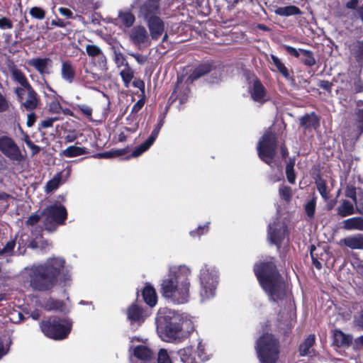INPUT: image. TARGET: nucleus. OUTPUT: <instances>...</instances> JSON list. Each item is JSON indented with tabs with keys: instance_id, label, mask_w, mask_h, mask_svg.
<instances>
[{
	"instance_id": "1",
	"label": "nucleus",
	"mask_w": 363,
	"mask_h": 363,
	"mask_svg": "<svg viewBox=\"0 0 363 363\" xmlns=\"http://www.w3.org/2000/svg\"><path fill=\"white\" fill-rule=\"evenodd\" d=\"M29 275L31 287L43 291L52 289L58 279L65 284L70 280V274L65 268V260L60 257H50L42 264L33 266Z\"/></svg>"
},
{
	"instance_id": "2",
	"label": "nucleus",
	"mask_w": 363,
	"mask_h": 363,
	"mask_svg": "<svg viewBox=\"0 0 363 363\" xmlns=\"http://www.w3.org/2000/svg\"><path fill=\"white\" fill-rule=\"evenodd\" d=\"M191 270L186 265L170 267L161 284L162 296L177 304L186 303L190 296Z\"/></svg>"
},
{
	"instance_id": "3",
	"label": "nucleus",
	"mask_w": 363,
	"mask_h": 363,
	"mask_svg": "<svg viewBox=\"0 0 363 363\" xmlns=\"http://www.w3.org/2000/svg\"><path fill=\"white\" fill-rule=\"evenodd\" d=\"M255 274L259 283L270 299L274 301L284 299L286 296L285 283L278 272L274 259L261 262L254 267Z\"/></svg>"
},
{
	"instance_id": "4",
	"label": "nucleus",
	"mask_w": 363,
	"mask_h": 363,
	"mask_svg": "<svg viewBox=\"0 0 363 363\" xmlns=\"http://www.w3.org/2000/svg\"><path fill=\"white\" fill-rule=\"evenodd\" d=\"M155 321L157 332L165 342L180 339L183 335L184 325L189 323L182 314L167 308L158 311Z\"/></svg>"
},
{
	"instance_id": "5",
	"label": "nucleus",
	"mask_w": 363,
	"mask_h": 363,
	"mask_svg": "<svg viewBox=\"0 0 363 363\" xmlns=\"http://www.w3.org/2000/svg\"><path fill=\"white\" fill-rule=\"evenodd\" d=\"M160 0H147L140 7V13L147 22L152 39L157 40L163 33L164 24L156 14Z\"/></svg>"
},
{
	"instance_id": "6",
	"label": "nucleus",
	"mask_w": 363,
	"mask_h": 363,
	"mask_svg": "<svg viewBox=\"0 0 363 363\" xmlns=\"http://www.w3.org/2000/svg\"><path fill=\"white\" fill-rule=\"evenodd\" d=\"M255 349L261 363H276L279 358V342L272 334L262 335L256 342Z\"/></svg>"
},
{
	"instance_id": "7",
	"label": "nucleus",
	"mask_w": 363,
	"mask_h": 363,
	"mask_svg": "<svg viewBox=\"0 0 363 363\" xmlns=\"http://www.w3.org/2000/svg\"><path fill=\"white\" fill-rule=\"evenodd\" d=\"M218 271L215 267L204 264L201 267L199 274L201 301H207L215 296L218 284Z\"/></svg>"
},
{
	"instance_id": "8",
	"label": "nucleus",
	"mask_w": 363,
	"mask_h": 363,
	"mask_svg": "<svg viewBox=\"0 0 363 363\" xmlns=\"http://www.w3.org/2000/svg\"><path fill=\"white\" fill-rule=\"evenodd\" d=\"M72 324L65 319L50 318L40 324L42 332L54 340H63L71 331Z\"/></svg>"
},
{
	"instance_id": "9",
	"label": "nucleus",
	"mask_w": 363,
	"mask_h": 363,
	"mask_svg": "<svg viewBox=\"0 0 363 363\" xmlns=\"http://www.w3.org/2000/svg\"><path fill=\"white\" fill-rule=\"evenodd\" d=\"M277 150V138L272 132L264 134L257 145L259 157L267 164L273 166Z\"/></svg>"
},
{
	"instance_id": "10",
	"label": "nucleus",
	"mask_w": 363,
	"mask_h": 363,
	"mask_svg": "<svg viewBox=\"0 0 363 363\" xmlns=\"http://www.w3.org/2000/svg\"><path fill=\"white\" fill-rule=\"evenodd\" d=\"M0 152L12 161L21 162L24 157L13 138L0 133Z\"/></svg>"
},
{
	"instance_id": "11",
	"label": "nucleus",
	"mask_w": 363,
	"mask_h": 363,
	"mask_svg": "<svg viewBox=\"0 0 363 363\" xmlns=\"http://www.w3.org/2000/svg\"><path fill=\"white\" fill-rule=\"evenodd\" d=\"M45 216V225L48 230H50L49 225L61 224L67 218L66 208L60 204H55L47 207L43 211Z\"/></svg>"
},
{
	"instance_id": "12",
	"label": "nucleus",
	"mask_w": 363,
	"mask_h": 363,
	"mask_svg": "<svg viewBox=\"0 0 363 363\" xmlns=\"http://www.w3.org/2000/svg\"><path fill=\"white\" fill-rule=\"evenodd\" d=\"M287 237V227L284 222L274 221L269 225L268 238L279 249Z\"/></svg>"
},
{
	"instance_id": "13",
	"label": "nucleus",
	"mask_w": 363,
	"mask_h": 363,
	"mask_svg": "<svg viewBox=\"0 0 363 363\" xmlns=\"http://www.w3.org/2000/svg\"><path fill=\"white\" fill-rule=\"evenodd\" d=\"M15 92L26 110L31 111L38 106L37 94L32 86L27 89L16 88Z\"/></svg>"
},
{
	"instance_id": "14",
	"label": "nucleus",
	"mask_w": 363,
	"mask_h": 363,
	"mask_svg": "<svg viewBox=\"0 0 363 363\" xmlns=\"http://www.w3.org/2000/svg\"><path fill=\"white\" fill-rule=\"evenodd\" d=\"M251 99L257 104L258 106L263 105L270 99L267 89L257 79L253 81V86L251 89Z\"/></svg>"
},
{
	"instance_id": "15",
	"label": "nucleus",
	"mask_w": 363,
	"mask_h": 363,
	"mask_svg": "<svg viewBox=\"0 0 363 363\" xmlns=\"http://www.w3.org/2000/svg\"><path fill=\"white\" fill-rule=\"evenodd\" d=\"M164 124V120L162 118L159 121L157 125L152 131L150 136L141 145H140L138 147H136L131 153V155L128 157H137L142 155L144 152L147 150L154 143L157 137L159 135L160 130Z\"/></svg>"
},
{
	"instance_id": "16",
	"label": "nucleus",
	"mask_w": 363,
	"mask_h": 363,
	"mask_svg": "<svg viewBox=\"0 0 363 363\" xmlns=\"http://www.w3.org/2000/svg\"><path fill=\"white\" fill-rule=\"evenodd\" d=\"M129 38L135 45H141L149 42L147 31L142 26L133 27L129 33Z\"/></svg>"
},
{
	"instance_id": "17",
	"label": "nucleus",
	"mask_w": 363,
	"mask_h": 363,
	"mask_svg": "<svg viewBox=\"0 0 363 363\" xmlns=\"http://www.w3.org/2000/svg\"><path fill=\"white\" fill-rule=\"evenodd\" d=\"M29 65L33 67L41 74H49L52 67V60L50 58H33L28 62Z\"/></svg>"
},
{
	"instance_id": "18",
	"label": "nucleus",
	"mask_w": 363,
	"mask_h": 363,
	"mask_svg": "<svg viewBox=\"0 0 363 363\" xmlns=\"http://www.w3.org/2000/svg\"><path fill=\"white\" fill-rule=\"evenodd\" d=\"M135 21L134 15L128 10H121L118 11L117 18L115 19L116 25L123 29L131 27Z\"/></svg>"
},
{
	"instance_id": "19",
	"label": "nucleus",
	"mask_w": 363,
	"mask_h": 363,
	"mask_svg": "<svg viewBox=\"0 0 363 363\" xmlns=\"http://www.w3.org/2000/svg\"><path fill=\"white\" fill-rule=\"evenodd\" d=\"M60 75L63 81L72 84L76 77V69L72 62L65 60L62 62Z\"/></svg>"
},
{
	"instance_id": "20",
	"label": "nucleus",
	"mask_w": 363,
	"mask_h": 363,
	"mask_svg": "<svg viewBox=\"0 0 363 363\" xmlns=\"http://www.w3.org/2000/svg\"><path fill=\"white\" fill-rule=\"evenodd\" d=\"M300 125L306 130H315L320 126V118L314 112L306 114L301 118Z\"/></svg>"
},
{
	"instance_id": "21",
	"label": "nucleus",
	"mask_w": 363,
	"mask_h": 363,
	"mask_svg": "<svg viewBox=\"0 0 363 363\" xmlns=\"http://www.w3.org/2000/svg\"><path fill=\"white\" fill-rule=\"evenodd\" d=\"M127 315L132 325H133L135 323L140 325L145 320L143 310L140 307L135 304H133L128 308Z\"/></svg>"
},
{
	"instance_id": "22",
	"label": "nucleus",
	"mask_w": 363,
	"mask_h": 363,
	"mask_svg": "<svg viewBox=\"0 0 363 363\" xmlns=\"http://www.w3.org/2000/svg\"><path fill=\"white\" fill-rule=\"evenodd\" d=\"M270 58L272 60V65L275 67L277 70L281 74V75L289 82L294 84V79L291 76L289 69L284 65L281 60L274 55H271Z\"/></svg>"
},
{
	"instance_id": "23",
	"label": "nucleus",
	"mask_w": 363,
	"mask_h": 363,
	"mask_svg": "<svg viewBox=\"0 0 363 363\" xmlns=\"http://www.w3.org/2000/svg\"><path fill=\"white\" fill-rule=\"evenodd\" d=\"M340 244L351 249L363 250V234H357L343 238L340 240Z\"/></svg>"
},
{
	"instance_id": "24",
	"label": "nucleus",
	"mask_w": 363,
	"mask_h": 363,
	"mask_svg": "<svg viewBox=\"0 0 363 363\" xmlns=\"http://www.w3.org/2000/svg\"><path fill=\"white\" fill-rule=\"evenodd\" d=\"M333 342L337 347L349 346L352 340L350 335H347L340 330H335L333 333Z\"/></svg>"
},
{
	"instance_id": "25",
	"label": "nucleus",
	"mask_w": 363,
	"mask_h": 363,
	"mask_svg": "<svg viewBox=\"0 0 363 363\" xmlns=\"http://www.w3.org/2000/svg\"><path fill=\"white\" fill-rule=\"evenodd\" d=\"M134 355L138 359V362H147L152 356V352L146 346L139 345L134 349Z\"/></svg>"
},
{
	"instance_id": "26",
	"label": "nucleus",
	"mask_w": 363,
	"mask_h": 363,
	"mask_svg": "<svg viewBox=\"0 0 363 363\" xmlns=\"http://www.w3.org/2000/svg\"><path fill=\"white\" fill-rule=\"evenodd\" d=\"M11 74L12 79L19 84L22 86L21 88L27 89L31 86L26 75L21 70L16 67H12L11 69Z\"/></svg>"
},
{
	"instance_id": "27",
	"label": "nucleus",
	"mask_w": 363,
	"mask_h": 363,
	"mask_svg": "<svg viewBox=\"0 0 363 363\" xmlns=\"http://www.w3.org/2000/svg\"><path fill=\"white\" fill-rule=\"evenodd\" d=\"M144 301L150 306L153 307L157 303V294L155 289L150 284H146L143 290Z\"/></svg>"
},
{
	"instance_id": "28",
	"label": "nucleus",
	"mask_w": 363,
	"mask_h": 363,
	"mask_svg": "<svg viewBox=\"0 0 363 363\" xmlns=\"http://www.w3.org/2000/svg\"><path fill=\"white\" fill-rule=\"evenodd\" d=\"M343 227L347 230L363 231V218L362 217H353L343 221Z\"/></svg>"
},
{
	"instance_id": "29",
	"label": "nucleus",
	"mask_w": 363,
	"mask_h": 363,
	"mask_svg": "<svg viewBox=\"0 0 363 363\" xmlns=\"http://www.w3.org/2000/svg\"><path fill=\"white\" fill-rule=\"evenodd\" d=\"M315 337L314 335H308L303 343L299 345L298 352L301 357L309 355L311 352V347L315 344Z\"/></svg>"
},
{
	"instance_id": "30",
	"label": "nucleus",
	"mask_w": 363,
	"mask_h": 363,
	"mask_svg": "<svg viewBox=\"0 0 363 363\" xmlns=\"http://www.w3.org/2000/svg\"><path fill=\"white\" fill-rule=\"evenodd\" d=\"M274 12L277 15L284 17L300 15L301 13L299 8L294 5L278 7L275 9Z\"/></svg>"
},
{
	"instance_id": "31",
	"label": "nucleus",
	"mask_w": 363,
	"mask_h": 363,
	"mask_svg": "<svg viewBox=\"0 0 363 363\" xmlns=\"http://www.w3.org/2000/svg\"><path fill=\"white\" fill-rule=\"evenodd\" d=\"M140 121L139 115L129 114L125 118V130L130 133H135L138 129Z\"/></svg>"
},
{
	"instance_id": "32",
	"label": "nucleus",
	"mask_w": 363,
	"mask_h": 363,
	"mask_svg": "<svg viewBox=\"0 0 363 363\" xmlns=\"http://www.w3.org/2000/svg\"><path fill=\"white\" fill-rule=\"evenodd\" d=\"M337 211L340 216L346 217L354 213V205L347 200H342Z\"/></svg>"
},
{
	"instance_id": "33",
	"label": "nucleus",
	"mask_w": 363,
	"mask_h": 363,
	"mask_svg": "<svg viewBox=\"0 0 363 363\" xmlns=\"http://www.w3.org/2000/svg\"><path fill=\"white\" fill-rule=\"evenodd\" d=\"M178 354L183 363H199L196 356L193 354V349L191 347L180 350Z\"/></svg>"
},
{
	"instance_id": "34",
	"label": "nucleus",
	"mask_w": 363,
	"mask_h": 363,
	"mask_svg": "<svg viewBox=\"0 0 363 363\" xmlns=\"http://www.w3.org/2000/svg\"><path fill=\"white\" fill-rule=\"evenodd\" d=\"M352 55L359 68V72L363 68V40L357 41L352 49Z\"/></svg>"
},
{
	"instance_id": "35",
	"label": "nucleus",
	"mask_w": 363,
	"mask_h": 363,
	"mask_svg": "<svg viewBox=\"0 0 363 363\" xmlns=\"http://www.w3.org/2000/svg\"><path fill=\"white\" fill-rule=\"evenodd\" d=\"M86 153V148L71 145L62 150L61 155L66 157H74L84 155Z\"/></svg>"
},
{
	"instance_id": "36",
	"label": "nucleus",
	"mask_w": 363,
	"mask_h": 363,
	"mask_svg": "<svg viewBox=\"0 0 363 363\" xmlns=\"http://www.w3.org/2000/svg\"><path fill=\"white\" fill-rule=\"evenodd\" d=\"M119 74L122 79L124 86L128 88L130 86L131 81L134 77V71L128 65L124 67L119 72Z\"/></svg>"
},
{
	"instance_id": "37",
	"label": "nucleus",
	"mask_w": 363,
	"mask_h": 363,
	"mask_svg": "<svg viewBox=\"0 0 363 363\" xmlns=\"http://www.w3.org/2000/svg\"><path fill=\"white\" fill-rule=\"evenodd\" d=\"M210 70L211 66L209 64L201 65L194 70V72L188 77V79H189L191 82H193L208 73L210 72Z\"/></svg>"
},
{
	"instance_id": "38",
	"label": "nucleus",
	"mask_w": 363,
	"mask_h": 363,
	"mask_svg": "<svg viewBox=\"0 0 363 363\" xmlns=\"http://www.w3.org/2000/svg\"><path fill=\"white\" fill-rule=\"evenodd\" d=\"M301 55L300 58L305 65L312 67L315 65L316 60L312 51L308 50H301Z\"/></svg>"
},
{
	"instance_id": "39",
	"label": "nucleus",
	"mask_w": 363,
	"mask_h": 363,
	"mask_svg": "<svg viewBox=\"0 0 363 363\" xmlns=\"http://www.w3.org/2000/svg\"><path fill=\"white\" fill-rule=\"evenodd\" d=\"M315 185L318 191L323 199L325 201L329 199V191L328 190V186L326 185V182L324 179L319 178L315 180Z\"/></svg>"
},
{
	"instance_id": "40",
	"label": "nucleus",
	"mask_w": 363,
	"mask_h": 363,
	"mask_svg": "<svg viewBox=\"0 0 363 363\" xmlns=\"http://www.w3.org/2000/svg\"><path fill=\"white\" fill-rule=\"evenodd\" d=\"M92 61L94 65L100 70L106 71L108 69L107 60L103 52L95 57V58H92Z\"/></svg>"
},
{
	"instance_id": "41",
	"label": "nucleus",
	"mask_w": 363,
	"mask_h": 363,
	"mask_svg": "<svg viewBox=\"0 0 363 363\" xmlns=\"http://www.w3.org/2000/svg\"><path fill=\"white\" fill-rule=\"evenodd\" d=\"M62 176L63 174H57L52 179L50 180L46 184V191L50 192L57 189L61 183Z\"/></svg>"
},
{
	"instance_id": "42",
	"label": "nucleus",
	"mask_w": 363,
	"mask_h": 363,
	"mask_svg": "<svg viewBox=\"0 0 363 363\" xmlns=\"http://www.w3.org/2000/svg\"><path fill=\"white\" fill-rule=\"evenodd\" d=\"M316 199L317 198L315 196H313V198L308 201L304 206L306 215L309 218H313L314 217L316 206Z\"/></svg>"
},
{
	"instance_id": "43",
	"label": "nucleus",
	"mask_w": 363,
	"mask_h": 363,
	"mask_svg": "<svg viewBox=\"0 0 363 363\" xmlns=\"http://www.w3.org/2000/svg\"><path fill=\"white\" fill-rule=\"evenodd\" d=\"M43 307L47 311H53V310H55V311H57V310L62 311V307H63V304H62V303L61 301H55V300L50 298V299L47 300L44 303Z\"/></svg>"
},
{
	"instance_id": "44",
	"label": "nucleus",
	"mask_w": 363,
	"mask_h": 363,
	"mask_svg": "<svg viewBox=\"0 0 363 363\" xmlns=\"http://www.w3.org/2000/svg\"><path fill=\"white\" fill-rule=\"evenodd\" d=\"M114 57H113V60L116 65V67L118 68H120V67H125L127 65H128V63L125 59V57L124 56V55L119 50H114Z\"/></svg>"
},
{
	"instance_id": "45",
	"label": "nucleus",
	"mask_w": 363,
	"mask_h": 363,
	"mask_svg": "<svg viewBox=\"0 0 363 363\" xmlns=\"http://www.w3.org/2000/svg\"><path fill=\"white\" fill-rule=\"evenodd\" d=\"M279 194L280 197L285 200L286 202H289L292 197L291 188L287 186L281 185L279 189Z\"/></svg>"
},
{
	"instance_id": "46",
	"label": "nucleus",
	"mask_w": 363,
	"mask_h": 363,
	"mask_svg": "<svg viewBox=\"0 0 363 363\" xmlns=\"http://www.w3.org/2000/svg\"><path fill=\"white\" fill-rule=\"evenodd\" d=\"M86 52L90 57L95 58V57L102 52V50L99 46L89 44L86 45Z\"/></svg>"
},
{
	"instance_id": "47",
	"label": "nucleus",
	"mask_w": 363,
	"mask_h": 363,
	"mask_svg": "<svg viewBox=\"0 0 363 363\" xmlns=\"http://www.w3.org/2000/svg\"><path fill=\"white\" fill-rule=\"evenodd\" d=\"M86 75H85L82 79V82L86 87L91 88L89 86V84L91 82H95L98 79V76L96 74L91 72L87 69L85 70Z\"/></svg>"
},
{
	"instance_id": "48",
	"label": "nucleus",
	"mask_w": 363,
	"mask_h": 363,
	"mask_svg": "<svg viewBox=\"0 0 363 363\" xmlns=\"http://www.w3.org/2000/svg\"><path fill=\"white\" fill-rule=\"evenodd\" d=\"M355 122L357 124V128L359 131V135L363 133V108L358 109L357 111L355 112Z\"/></svg>"
},
{
	"instance_id": "49",
	"label": "nucleus",
	"mask_w": 363,
	"mask_h": 363,
	"mask_svg": "<svg viewBox=\"0 0 363 363\" xmlns=\"http://www.w3.org/2000/svg\"><path fill=\"white\" fill-rule=\"evenodd\" d=\"M30 14L32 17L39 20L43 19L45 16V11L41 8L37 6L30 9Z\"/></svg>"
},
{
	"instance_id": "50",
	"label": "nucleus",
	"mask_w": 363,
	"mask_h": 363,
	"mask_svg": "<svg viewBox=\"0 0 363 363\" xmlns=\"http://www.w3.org/2000/svg\"><path fill=\"white\" fill-rule=\"evenodd\" d=\"M197 357L201 361H206L209 355L205 352V346L202 342H199L197 347Z\"/></svg>"
},
{
	"instance_id": "51",
	"label": "nucleus",
	"mask_w": 363,
	"mask_h": 363,
	"mask_svg": "<svg viewBox=\"0 0 363 363\" xmlns=\"http://www.w3.org/2000/svg\"><path fill=\"white\" fill-rule=\"evenodd\" d=\"M158 363H172L169 354L164 349L160 350L157 357Z\"/></svg>"
},
{
	"instance_id": "52",
	"label": "nucleus",
	"mask_w": 363,
	"mask_h": 363,
	"mask_svg": "<svg viewBox=\"0 0 363 363\" xmlns=\"http://www.w3.org/2000/svg\"><path fill=\"white\" fill-rule=\"evenodd\" d=\"M11 344V341L10 340H7L6 342H4L0 338V359L7 354L9 350L10 345Z\"/></svg>"
},
{
	"instance_id": "53",
	"label": "nucleus",
	"mask_w": 363,
	"mask_h": 363,
	"mask_svg": "<svg viewBox=\"0 0 363 363\" xmlns=\"http://www.w3.org/2000/svg\"><path fill=\"white\" fill-rule=\"evenodd\" d=\"M208 230V223L204 225L203 226H199L198 228L195 230H192L190 232V235L191 237L200 236L204 233H206Z\"/></svg>"
},
{
	"instance_id": "54",
	"label": "nucleus",
	"mask_w": 363,
	"mask_h": 363,
	"mask_svg": "<svg viewBox=\"0 0 363 363\" xmlns=\"http://www.w3.org/2000/svg\"><path fill=\"white\" fill-rule=\"evenodd\" d=\"M345 196L352 199L353 201H356V199L357 198L356 188L352 185L347 186L345 189Z\"/></svg>"
},
{
	"instance_id": "55",
	"label": "nucleus",
	"mask_w": 363,
	"mask_h": 363,
	"mask_svg": "<svg viewBox=\"0 0 363 363\" xmlns=\"http://www.w3.org/2000/svg\"><path fill=\"white\" fill-rule=\"evenodd\" d=\"M9 107V102L6 97L0 92V113L6 111Z\"/></svg>"
},
{
	"instance_id": "56",
	"label": "nucleus",
	"mask_w": 363,
	"mask_h": 363,
	"mask_svg": "<svg viewBox=\"0 0 363 363\" xmlns=\"http://www.w3.org/2000/svg\"><path fill=\"white\" fill-rule=\"evenodd\" d=\"M13 28L12 21L6 17L0 18V28L5 29H11Z\"/></svg>"
},
{
	"instance_id": "57",
	"label": "nucleus",
	"mask_w": 363,
	"mask_h": 363,
	"mask_svg": "<svg viewBox=\"0 0 363 363\" xmlns=\"http://www.w3.org/2000/svg\"><path fill=\"white\" fill-rule=\"evenodd\" d=\"M78 108L85 116L91 120L92 108L90 106L83 104L79 105Z\"/></svg>"
},
{
	"instance_id": "58",
	"label": "nucleus",
	"mask_w": 363,
	"mask_h": 363,
	"mask_svg": "<svg viewBox=\"0 0 363 363\" xmlns=\"http://www.w3.org/2000/svg\"><path fill=\"white\" fill-rule=\"evenodd\" d=\"M354 202L358 213L363 215V193L359 194L358 197Z\"/></svg>"
},
{
	"instance_id": "59",
	"label": "nucleus",
	"mask_w": 363,
	"mask_h": 363,
	"mask_svg": "<svg viewBox=\"0 0 363 363\" xmlns=\"http://www.w3.org/2000/svg\"><path fill=\"white\" fill-rule=\"evenodd\" d=\"M318 86L321 89L327 91L328 93H330L333 86V83L327 80H319Z\"/></svg>"
},
{
	"instance_id": "60",
	"label": "nucleus",
	"mask_w": 363,
	"mask_h": 363,
	"mask_svg": "<svg viewBox=\"0 0 363 363\" xmlns=\"http://www.w3.org/2000/svg\"><path fill=\"white\" fill-rule=\"evenodd\" d=\"M284 48L286 51L291 55L294 56L295 57H300L301 55V49H296L294 47H291L290 45H285Z\"/></svg>"
},
{
	"instance_id": "61",
	"label": "nucleus",
	"mask_w": 363,
	"mask_h": 363,
	"mask_svg": "<svg viewBox=\"0 0 363 363\" xmlns=\"http://www.w3.org/2000/svg\"><path fill=\"white\" fill-rule=\"evenodd\" d=\"M143 105L144 101L143 99L138 100L132 107L130 114L138 115V112L143 108Z\"/></svg>"
},
{
	"instance_id": "62",
	"label": "nucleus",
	"mask_w": 363,
	"mask_h": 363,
	"mask_svg": "<svg viewBox=\"0 0 363 363\" xmlns=\"http://www.w3.org/2000/svg\"><path fill=\"white\" fill-rule=\"evenodd\" d=\"M57 118H48L41 121L40 127L43 128H48L52 126L53 123L57 120Z\"/></svg>"
},
{
	"instance_id": "63",
	"label": "nucleus",
	"mask_w": 363,
	"mask_h": 363,
	"mask_svg": "<svg viewBox=\"0 0 363 363\" xmlns=\"http://www.w3.org/2000/svg\"><path fill=\"white\" fill-rule=\"evenodd\" d=\"M130 56L133 57L135 60L137 61V62L140 65H143L146 62L147 57L146 56L134 53V52H130L128 53Z\"/></svg>"
},
{
	"instance_id": "64",
	"label": "nucleus",
	"mask_w": 363,
	"mask_h": 363,
	"mask_svg": "<svg viewBox=\"0 0 363 363\" xmlns=\"http://www.w3.org/2000/svg\"><path fill=\"white\" fill-rule=\"evenodd\" d=\"M14 247H15V241L14 240L8 242L6 243V246L4 247V249L0 250V255L11 252V251H13Z\"/></svg>"
}]
</instances>
